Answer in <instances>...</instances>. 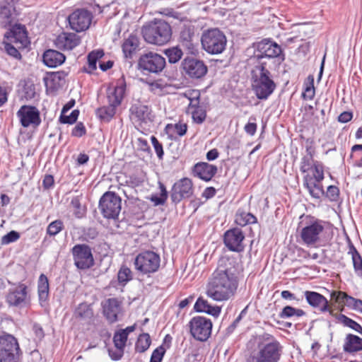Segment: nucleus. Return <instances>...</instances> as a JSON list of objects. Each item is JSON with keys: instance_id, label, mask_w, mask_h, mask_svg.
Returning <instances> with one entry per match:
<instances>
[{"instance_id": "obj_49", "label": "nucleus", "mask_w": 362, "mask_h": 362, "mask_svg": "<svg viewBox=\"0 0 362 362\" xmlns=\"http://www.w3.org/2000/svg\"><path fill=\"white\" fill-rule=\"evenodd\" d=\"M165 54L170 63H176L181 59V49L177 47L165 50Z\"/></svg>"}, {"instance_id": "obj_26", "label": "nucleus", "mask_w": 362, "mask_h": 362, "mask_svg": "<svg viewBox=\"0 0 362 362\" xmlns=\"http://www.w3.org/2000/svg\"><path fill=\"white\" fill-rule=\"evenodd\" d=\"M254 59L255 62L252 71V76L272 77L269 71L272 61L264 56H255Z\"/></svg>"}, {"instance_id": "obj_53", "label": "nucleus", "mask_w": 362, "mask_h": 362, "mask_svg": "<svg viewBox=\"0 0 362 362\" xmlns=\"http://www.w3.org/2000/svg\"><path fill=\"white\" fill-rule=\"evenodd\" d=\"M132 272L126 267H122L118 272V281L120 283H126L132 279Z\"/></svg>"}, {"instance_id": "obj_58", "label": "nucleus", "mask_w": 362, "mask_h": 362, "mask_svg": "<svg viewBox=\"0 0 362 362\" xmlns=\"http://www.w3.org/2000/svg\"><path fill=\"white\" fill-rule=\"evenodd\" d=\"M353 114L349 111H344L341 112L338 117V121L341 123H346L351 120Z\"/></svg>"}, {"instance_id": "obj_50", "label": "nucleus", "mask_w": 362, "mask_h": 362, "mask_svg": "<svg viewBox=\"0 0 362 362\" xmlns=\"http://www.w3.org/2000/svg\"><path fill=\"white\" fill-rule=\"evenodd\" d=\"M25 47H18V46L15 45V44L11 43V42L8 41L5 42V49L6 52L13 57L16 59L21 58V54L20 50L23 49Z\"/></svg>"}, {"instance_id": "obj_64", "label": "nucleus", "mask_w": 362, "mask_h": 362, "mask_svg": "<svg viewBox=\"0 0 362 362\" xmlns=\"http://www.w3.org/2000/svg\"><path fill=\"white\" fill-rule=\"evenodd\" d=\"M257 130V124L255 122H248L245 126V131L250 135H254Z\"/></svg>"}, {"instance_id": "obj_14", "label": "nucleus", "mask_w": 362, "mask_h": 362, "mask_svg": "<svg viewBox=\"0 0 362 362\" xmlns=\"http://www.w3.org/2000/svg\"><path fill=\"white\" fill-rule=\"evenodd\" d=\"M252 88L259 99L268 98L276 88V83L272 77L252 76Z\"/></svg>"}, {"instance_id": "obj_17", "label": "nucleus", "mask_w": 362, "mask_h": 362, "mask_svg": "<svg viewBox=\"0 0 362 362\" xmlns=\"http://www.w3.org/2000/svg\"><path fill=\"white\" fill-rule=\"evenodd\" d=\"M92 15L85 9H78L69 16V22L72 30L81 32L88 29L91 23Z\"/></svg>"}, {"instance_id": "obj_60", "label": "nucleus", "mask_w": 362, "mask_h": 362, "mask_svg": "<svg viewBox=\"0 0 362 362\" xmlns=\"http://www.w3.org/2000/svg\"><path fill=\"white\" fill-rule=\"evenodd\" d=\"M109 356L112 358L113 360H119L121 358V357L123 355L124 349H116V350H112L109 349Z\"/></svg>"}, {"instance_id": "obj_57", "label": "nucleus", "mask_w": 362, "mask_h": 362, "mask_svg": "<svg viewBox=\"0 0 362 362\" xmlns=\"http://www.w3.org/2000/svg\"><path fill=\"white\" fill-rule=\"evenodd\" d=\"M175 132L177 134V136H181V127H180L177 124H176L175 125L168 124L165 127V132L167 134L172 136V134H174Z\"/></svg>"}, {"instance_id": "obj_4", "label": "nucleus", "mask_w": 362, "mask_h": 362, "mask_svg": "<svg viewBox=\"0 0 362 362\" xmlns=\"http://www.w3.org/2000/svg\"><path fill=\"white\" fill-rule=\"evenodd\" d=\"M301 218L303 219L299 226L300 238L308 247L315 246L325 230L324 221L311 216H302Z\"/></svg>"}, {"instance_id": "obj_13", "label": "nucleus", "mask_w": 362, "mask_h": 362, "mask_svg": "<svg viewBox=\"0 0 362 362\" xmlns=\"http://www.w3.org/2000/svg\"><path fill=\"white\" fill-rule=\"evenodd\" d=\"M72 255L76 267L86 269L94 264V259L90 247L86 244H78L72 248Z\"/></svg>"}, {"instance_id": "obj_30", "label": "nucleus", "mask_w": 362, "mask_h": 362, "mask_svg": "<svg viewBox=\"0 0 362 362\" xmlns=\"http://www.w3.org/2000/svg\"><path fill=\"white\" fill-rule=\"evenodd\" d=\"M15 8L13 5L7 4L0 6V25L2 27L11 25L15 21Z\"/></svg>"}, {"instance_id": "obj_51", "label": "nucleus", "mask_w": 362, "mask_h": 362, "mask_svg": "<svg viewBox=\"0 0 362 362\" xmlns=\"http://www.w3.org/2000/svg\"><path fill=\"white\" fill-rule=\"evenodd\" d=\"M323 196H325L332 202L337 201L339 196V189L335 185H329Z\"/></svg>"}, {"instance_id": "obj_9", "label": "nucleus", "mask_w": 362, "mask_h": 362, "mask_svg": "<svg viewBox=\"0 0 362 362\" xmlns=\"http://www.w3.org/2000/svg\"><path fill=\"white\" fill-rule=\"evenodd\" d=\"M212 322L202 316L193 317L187 325L191 336L197 341H205L211 336Z\"/></svg>"}, {"instance_id": "obj_36", "label": "nucleus", "mask_w": 362, "mask_h": 362, "mask_svg": "<svg viewBox=\"0 0 362 362\" xmlns=\"http://www.w3.org/2000/svg\"><path fill=\"white\" fill-rule=\"evenodd\" d=\"M301 97L305 100H312L315 95L314 76L309 75L304 81Z\"/></svg>"}, {"instance_id": "obj_34", "label": "nucleus", "mask_w": 362, "mask_h": 362, "mask_svg": "<svg viewBox=\"0 0 362 362\" xmlns=\"http://www.w3.org/2000/svg\"><path fill=\"white\" fill-rule=\"evenodd\" d=\"M257 217L250 212L238 209L235 216V222L240 226H245L249 224L256 223Z\"/></svg>"}, {"instance_id": "obj_61", "label": "nucleus", "mask_w": 362, "mask_h": 362, "mask_svg": "<svg viewBox=\"0 0 362 362\" xmlns=\"http://www.w3.org/2000/svg\"><path fill=\"white\" fill-rule=\"evenodd\" d=\"M216 190L213 187H206L202 192V197L206 199H211L215 196Z\"/></svg>"}, {"instance_id": "obj_42", "label": "nucleus", "mask_w": 362, "mask_h": 362, "mask_svg": "<svg viewBox=\"0 0 362 362\" xmlns=\"http://www.w3.org/2000/svg\"><path fill=\"white\" fill-rule=\"evenodd\" d=\"M182 47L186 49V53L188 54L195 57L199 54V43L197 38L187 40V38L185 37L184 41H182Z\"/></svg>"}, {"instance_id": "obj_1", "label": "nucleus", "mask_w": 362, "mask_h": 362, "mask_svg": "<svg viewBox=\"0 0 362 362\" xmlns=\"http://www.w3.org/2000/svg\"><path fill=\"white\" fill-rule=\"evenodd\" d=\"M239 265L234 257H222L212 273L206 294L215 301H227L233 298L238 287Z\"/></svg>"}, {"instance_id": "obj_3", "label": "nucleus", "mask_w": 362, "mask_h": 362, "mask_svg": "<svg viewBox=\"0 0 362 362\" xmlns=\"http://www.w3.org/2000/svg\"><path fill=\"white\" fill-rule=\"evenodd\" d=\"M300 170L304 174L303 185L309 194L315 199H320L325 194L322 181L325 179V166L320 161L315 160L309 153L300 161Z\"/></svg>"}, {"instance_id": "obj_8", "label": "nucleus", "mask_w": 362, "mask_h": 362, "mask_svg": "<svg viewBox=\"0 0 362 362\" xmlns=\"http://www.w3.org/2000/svg\"><path fill=\"white\" fill-rule=\"evenodd\" d=\"M122 209V199L115 192H107L100 199L99 209L103 216L108 219L118 217Z\"/></svg>"}, {"instance_id": "obj_46", "label": "nucleus", "mask_w": 362, "mask_h": 362, "mask_svg": "<svg viewBox=\"0 0 362 362\" xmlns=\"http://www.w3.org/2000/svg\"><path fill=\"white\" fill-rule=\"evenodd\" d=\"M64 228V223L61 220L51 222L47 228V233L50 236L57 235Z\"/></svg>"}, {"instance_id": "obj_20", "label": "nucleus", "mask_w": 362, "mask_h": 362, "mask_svg": "<svg viewBox=\"0 0 362 362\" xmlns=\"http://www.w3.org/2000/svg\"><path fill=\"white\" fill-rule=\"evenodd\" d=\"M217 171L218 168L216 165L206 162L197 163L192 168L193 175L205 182L211 180Z\"/></svg>"}, {"instance_id": "obj_25", "label": "nucleus", "mask_w": 362, "mask_h": 362, "mask_svg": "<svg viewBox=\"0 0 362 362\" xmlns=\"http://www.w3.org/2000/svg\"><path fill=\"white\" fill-rule=\"evenodd\" d=\"M103 314L107 320L112 323L117 320V315L120 313L121 305L116 298H108L102 303Z\"/></svg>"}, {"instance_id": "obj_39", "label": "nucleus", "mask_w": 362, "mask_h": 362, "mask_svg": "<svg viewBox=\"0 0 362 362\" xmlns=\"http://www.w3.org/2000/svg\"><path fill=\"white\" fill-rule=\"evenodd\" d=\"M151 343V337L148 334L144 333L139 336L135 345V350L139 353L145 352L150 346Z\"/></svg>"}, {"instance_id": "obj_29", "label": "nucleus", "mask_w": 362, "mask_h": 362, "mask_svg": "<svg viewBox=\"0 0 362 362\" xmlns=\"http://www.w3.org/2000/svg\"><path fill=\"white\" fill-rule=\"evenodd\" d=\"M194 309L198 313H206L214 317H218L221 311V309L218 305H211L207 300L202 297L197 298Z\"/></svg>"}, {"instance_id": "obj_55", "label": "nucleus", "mask_w": 362, "mask_h": 362, "mask_svg": "<svg viewBox=\"0 0 362 362\" xmlns=\"http://www.w3.org/2000/svg\"><path fill=\"white\" fill-rule=\"evenodd\" d=\"M185 37L187 38V40H192L197 38L195 36V29L194 26L185 25L182 29V41H184Z\"/></svg>"}, {"instance_id": "obj_31", "label": "nucleus", "mask_w": 362, "mask_h": 362, "mask_svg": "<svg viewBox=\"0 0 362 362\" xmlns=\"http://www.w3.org/2000/svg\"><path fill=\"white\" fill-rule=\"evenodd\" d=\"M65 60V56L56 50L49 49L43 54V62L49 67L61 65Z\"/></svg>"}, {"instance_id": "obj_24", "label": "nucleus", "mask_w": 362, "mask_h": 362, "mask_svg": "<svg viewBox=\"0 0 362 362\" xmlns=\"http://www.w3.org/2000/svg\"><path fill=\"white\" fill-rule=\"evenodd\" d=\"M258 51L260 54L257 56H264L270 61L272 58L279 57L282 54V49L276 42L271 40H263L258 44Z\"/></svg>"}, {"instance_id": "obj_38", "label": "nucleus", "mask_w": 362, "mask_h": 362, "mask_svg": "<svg viewBox=\"0 0 362 362\" xmlns=\"http://www.w3.org/2000/svg\"><path fill=\"white\" fill-rule=\"evenodd\" d=\"M352 259V262L354 265V268L355 272L358 276L362 277V257L356 249V247L352 245L349 247V250L348 252Z\"/></svg>"}, {"instance_id": "obj_56", "label": "nucleus", "mask_w": 362, "mask_h": 362, "mask_svg": "<svg viewBox=\"0 0 362 362\" xmlns=\"http://www.w3.org/2000/svg\"><path fill=\"white\" fill-rule=\"evenodd\" d=\"M164 353L162 346L156 348L152 353L150 362H161Z\"/></svg>"}, {"instance_id": "obj_10", "label": "nucleus", "mask_w": 362, "mask_h": 362, "mask_svg": "<svg viewBox=\"0 0 362 362\" xmlns=\"http://www.w3.org/2000/svg\"><path fill=\"white\" fill-rule=\"evenodd\" d=\"M20 347L17 339L11 334L0 337V362H18Z\"/></svg>"}, {"instance_id": "obj_40", "label": "nucleus", "mask_w": 362, "mask_h": 362, "mask_svg": "<svg viewBox=\"0 0 362 362\" xmlns=\"http://www.w3.org/2000/svg\"><path fill=\"white\" fill-rule=\"evenodd\" d=\"M117 107L110 105L98 108L97 114L98 117L103 121H110L116 113Z\"/></svg>"}, {"instance_id": "obj_48", "label": "nucleus", "mask_w": 362, "mask_h": 362, "mask_svg": "<svg viewBox=\"0 0 362 362\" xmlns=\"http://www.w3.org/2000/svg\"><path fill=\"white\" fill-rule=\"evenodd\" d=\"M194 192L193 183L192 180L182 178V198L190 197Z\"/></svg>"}, {"instance_id": "obj_5", "label": "nucleus", "mask_w": 362, "mask_h": 362, "mask_svg": "<svg viewBox=\"0 0 362 362\" xmlns=\"http://www.w3.org/2000/svg\"><path fill=\"white\" fill-rule=\"evenodd\" d=\"M142 35L144 40L153 45H163L167 43L171 37V28L168 23L163 20H155L144 25Z\"/></svg>"}, {"instance_id": "obj_63", "label": "nucleus", "mask_w": 362, "mask_h": 362, "mask_svg": "<svg viewBox=\"0 0 362 362\" xmlns=\"http://www.w3.org/2000/svg\"><path fill=\"white\" fill-rule=\"evenodd\" d=\"M73 136H83L86 134L85 127L82 123L78 124L73 130Z\"/></svg>"}, {"instance_id": "obj_44", "label": "nucleus", "mask_w": 362, "mask_h": 362, "mask_svg": "<svg viewBox=\"0 0 362 362\" xmlns=\"http://www.w3.org/2000/svg\"><path fill=\"white\" fill-rule=\"evenodd\" d=\"M331 298L338 305L341 312L345 307L347 293L341 291H333L331 293Z\"/></svg>"}, {"instance_id": "obj_19", "label": "nucleus", "mask_w": 362, "mask_h": 362, "mask_svg": "<svg viewBox=\"0 0 362 362\" xmlns=\"http://www.w3.org/2000/svg\"><path fill=\"white\" fill-rule=\"evenodd\" d=\"M23 127H36L40 123V119L38 111L35 107L23 106L18 112Z\"/></svg>"}, {"instance_id": "obj_6", "label": "nucleus", "mask_w": 362, "mask_h": 362, "mask_svg": "<svg viewBox=\"0 0 362 362\" xmlns=\"http://www.w3.org/2000/svg\"><path fill=\"white\" fill-rule=\"evenodd\" d=\"M201 42L203 49L207 53L218 54L225 50L227 40L224 33L219 29L211 28L202 33Z\"/></svg>"}, {"instance_id": "obj_23", "label": "nucleus", "mask_w": 362, "mask_h": 362, "mask_svg": "<svg viewBox=\"0 0 362 362\" xmlns=\"http://www.w3.org/2000/svg\"><path fill=\"white\" fill-rule=\"evenodd\" d=\"M304 294L308 303L313 308L321 313H326L329 310V301L322 294L310 291H306Z\"/></svg>"}, {"instance_id": "obj_32", "label": "nucleus", "mask_w": 362, "mask_h": 362, "mask_svg": "<svg viewBox=\"0 0 362 362\" xmlns=\"http://www.w3.org/2000/svg\"><path fill=\"white\" fill-rule=\"evenodd\" d=\"M37 294L40 305L45 306L49 298V281L47 277L43 274L38 279Z\"/></svg>"}, {"instance_id": "obj_59", "label": "nucleus", "mask_w": 362, "mask_h": 362, "mask_svg": "<svg viewBox=\"0 0 362 362\" xmlns=\"http://www.w3.org/2000/svg\"><path fill=\"white\" fill-rule=\"evenodd\" d=\"M151 141L154 146L157 156L161 158L163 154L162 145L158 142L156 137H151Z\"/></svg>"}, {"instance_id": "obj_16", "label": "nucleus", "mask_w": 362, "mask_h": 362, "mask_svg": "<svg viewBox=\"0 0 362 362\" xmlns=\"http://www.w3.org/2000/svg\"><path fill=\"white\" fill-rule=\"evenodd\" d=\"M245 235L241 229L233 228L226 230L223 235V242L226 246L233 252H242L245 249L243 241Z\"/></svg>"}, {"instance_id": "obj_22", "label": "nucleus", "mask_w": 362, "mask_h": 362, "mask_svg": "<svg viewBox=\"0 0 362 362\" xmlns=\"http://www.w3.org/2000/svg\"><path fill=\"white\" fill-rule=\"evenodd\" d=\"M126 89V83L123 78H119L116 86L107 89V100L110 105L118 107L124 98Z\"/></svg>"}, {"instance_id": "obj_52", "label": "nucleus", "mask_w": 362, "mask_h": 362, "mask_svg": "<svg viewBox=\"0 0 362 362\" xmlns=\"http://www.w3.org/2000/svg\"><path fill=\"white\" fill-rule=\"evenodd\" d=\"M19 238L20 235L18 232L11 230L1 238V245H8L11 243L16 242Z\"/></svg>"}, {"instance_id": "obj_47", "label": "nucleus", "mask_w": 362, "mask_h": 362, "mask_svg": "<svg viewBox=\"0 0 362 362\" xmlns=\"http://www.w3.org/2000/svg\"><path fill=\"white\" fill-rule=\"evenodd\" d=\"M304 312L303 310L296 309L295 308L287 305L283 308L281 313H280V317L281 318L291 317L294 315L300 317L302 316Z\"/></svg>"}, {"instance_id": "obj_45", "label": "nucleus", "mask_w": 362, "mask_h": 362, "mask_svg": "<svg viewBox=\"0 0 362 362\" xmlns=\"http://www.w3.org/2000/svg\"><path fill=\"white\" fill-rule=\"evenodd\" d=\"M75 315L82 319H87L92 317L93 311L89 305L86 303H81L76 309Z\"/></svg>"}, {"instance_id": "obj_37", "label": "nucleus", "mask_w": 362, "mask_h": 362, "mask_svg": "<svg viewBox=\"0 0 362 362\" xmlns=\"http://www.w3.org/2000/svg\"><path fill=\"white\" fill-rule=\"evenodd\" d=\"M199 90L195 89H187L182 93V103H187L188 107L194 106L200 103Z\"/></svg>"}, {"instance_id": "obj_62", "label": "nucleus", "mask_w": 362, "mask_h": 362, "mask_svg": "<svg viewBox=\"0 0 362 362\" xmlns=\"http://www.w3.org/2000/svg\"><path fill=\"white\" fill-rule=\"evenodd\" d=\"M296 252H297V256L300 258H302L304 259H308L310 258V252L302 247H297Z\"/></svg>"}, {"instance_id": "obj_18", "label": "nucleus", "mask_w": 362, "mask_h": 362, "mask_svg": "<svg viewBox=\"0 0 362 362\" xmlns=\"http://www.w3.org/2000/svg\"><path fill=\"white\" fill-rule=\"evenodd\" d=\"M5 36L8 41L18 47H27L30 44L25 28L21 25H15Z\"/></svg>"}, {"instance_id": "obj_2", "label": "nucleus", "mask_w": 362, "mask_h": 362, "mask_svg": "<svg viewBox=\"0 0 362 362\" xmlns=\"http://www.w3.org/2000/svg\"><path fill=\"white\" fill-rule=\"evenodd\" d=\"M248 351L245 362H280L284 346L274 335L264 332L250 341Z\"/></svg>"}, {"instance_id": "obj_11", "label": "nucleus", "mask_w": 362, "mask_h": 362, "mask_svg": "<svg viewBox=\"0 0 362 362\" xmlns=\"http://www.w3.org/2000/svg\"><path fill=\"white\" fill-rule=\"evenodd\" d=\"M160 256L152 251H145L139 254L134 261L136 269L143 274L156 272L160 267Z\"/></svg>"}, {"instance_id": "obj_21", "label": "nucleus", "mask_w": 362, "mask_h": 362, "mask_svg": "<svg viewBox=\"0 0 362 362\" xmlns=\"http://www.w3.org/2000/svg\"><path fill=\"white\" fill-rule=\"evenodd\" d=\"M80 42V37L76 34L71 33H62L54 40L56 47L62 50H71Z\"/></svg>"}, {"instance_id": "obj_43", "label": "nucleus", "mask_w": 362, "mask_h": 362, "mask_svg": "<svg viewBox=\"0 0 362 362\" xmlns=\"http://www.w3.org/2000/svg\"><path fill=\"white\" fill-rule=\"evenodd\" d=\"M128 338V333L126 330H119L115 332L113 337V341L116 349H122L125 347Z\"/></svg>"}, {"instance_id": "obj_15", "label": "nucleus", "mask_w": 362, "mask_h": 362, "mask_svg": "<svg viewBox=\"0 0 362 362\" xmlns=\"http://www.w3.org/2000/svg\"><path fill=\"white\" fill-rule=\"evenodd\" d=\"M182 69L192 79L202 78L208 71L207 66L202 60L189 57H187L182 62Z\"/></svg>"}, {"instance_id": "obj_28", "label": "nucleus", "mask_w": 362, "mask_h": 362, "mask_svg": "<svg viewBox=\"0 0 362 362\" xmlns=\"http://www.w3.org/2000/svg\"><path fill=\"white\" fill-rule=\"evenodd\" d=\"M343 350L349 354L362 351V338L353 334H346L344 341Z\"/></svg>"}, {"instance_id": "obj_7", "label": "nucleus", "mask_w": 362, "mask_h": 362, "mask_svg": "<svg viewBox=\"0 0 362 362\" xmlns=\"http://www.w3.org/2000/svg\"><path fill=\"white\" fill-rule=\"evenodd\" d=\"M6 301L11 307L19 309L28 308L32 302L30 291L27 285L20 283L16 287L8 290L6 296Z\"/></svg>"}, {"instance_id": "obj_12", "label": "nucleus", "mask_w": 362, "mask_h": 362, "mask_svg": "<svg viewBox=\"0 0 362 362\" xmlns=\"http://www.w3.org/2000/svg\"><path fill=\"white\" fill-rule=\"evenodd\" d=\"M138 64L144 71L157 74L165 68V59L161 55L150 52L140 57Z\"/></svg>"}, {"instance_id": "obj_35", "label": "nucleus", "mask_w": 362, "mask_h": 362, "mask_svg": "<svg viewBox=\"0 0 362 362\" xmlns=\"http://www.w3.org/2000/svg\"><path fill=\"white\" fill-rule=\"evenodd\" d=\"M139 40L135 35H130L122 44V50L126 57L131 58L139 47Z\"/></svg>"}, {"instance_id": "obj_41", "label": "nucleus", "mask_w": 362, "mask_h": 362, "mask_svg": "<svg viewBox=\"0 0 362 362\" xmlns=\"http://www.w3.org/2000/svg\"><path fill=\"white\" fill-rule=\"evenodd\" d=\"M338 322L341 323L344 326L348 327L351 329L357 332L362 334V326L358 324L356 321L349 318L345 315H341L338 316Z\"/></svg>"}, {"instance_id": "obj_27", "label": "nucleus", "mask_w": 362, "mask_h": 362, "mask_svg": "<svg viewBox=\"0 0 362 362\" xmlns=\"http://www.w3.org/2000/svg\"><path fill=\"white\" fill-rule=\"evenodd\" d=\"M130 118L134 123L146 122L150 119V110L147 105L142 104H134L130 109Z\"/></svg>"}, {"instance_id": "obj_33", "label": "nucleus", "mask_w": 362, "mask_h": 362, "mask_svg": "<svg viewBox=\"0 0 362 362\" xmlns=\"http://www.w3.org/2000/svg\"><path fill=\"white\" fill-rule=\"evenodd\" d=\"M187 112L192 115L193 121L197 124L202 123L206 117V110L204 105H195L187 107Z\"/></svg>"}, {"instance_id": "obj_54", "label": "nucleus", "mask_w": 362, "mask_h": 362, "mask_svg": "<svg viewBox=\"0 0 362 362\" xmlns=\"http://www.w3.org/2000/svg\"><path fill=\"white\" fill-rule=\"evenodd\" d=\"M78 116V110L72 111V112L69 115H67L66 113L62 112L61 116H60V121L62 123L72 124L77 119Z\"/></svg>"}]
</instances>
